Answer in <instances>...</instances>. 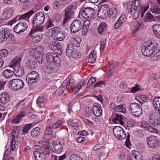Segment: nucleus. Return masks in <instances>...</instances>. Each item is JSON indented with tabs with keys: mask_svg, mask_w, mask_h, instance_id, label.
I'll list each match as a JSON object with an SVG mask.
<instances>
[{
	"mask_svg": "<svg viewBox=\"0 0 160 160\" xmlns=\"http://www.w3.org/2000/svg\"><path fill=\"white\" fill-rule=\"evenodd\" d=\"M132 8L130 10L131 15L134 19L138 18L140 16L143 17L145 12L148 9L149 4H145L143 6L140 5L139 0H135L131 5Z\"/></svg>",
	"mask_w": 160,
	"mask_h": 160,
	"instance_id": "1",
	"label": "nucleus"
},
{
	"mask_svg": "<svg viewBox=\"0 0 160 160\" xmlns=\"http://www.w3.org/2000/svg\"><path fill=\"white\" fill-rule=\"evenodd\" d=\"M21 127L20 126L13 127L12 132V141L10 144V148H8L5 152V154L8 155V153L10 151L14 150L16 147L15 145L18 144L23 140L21 137L20 132Z\"/></svg>",
	"mask_w": 160,
	"mask_h": 160,
	"instance_id": "2",
	"label": "nucleus"
},
{
	"mask_svg": "<svg viewBox=\"0 0 160 160\" xmlns=\"http://www.w3.org/2000/svg\"><path fill=\"white\" fill-rule=\"evenodd\" d=\"M38 146L40 147V151H35L33 152V157L35 160H46L50 152L48 143L45 142L39 143Z\"/></svg>",
	"mask_w": 160,
	"mask_h": 160,
	"instance_id": "3",
	"label": "nucleus"
},
{
	"mask_svg": "<svg viewBox=\"0 0 160 160\" xmlns=\"http://www.w3.org/2000/svg\"><path fill=\"white\" fill-rule=\"evenodd\" d=\"M95 10L91 8L82 7L80 11V15L82 18L86 19H93L95 15Z\"/></svg>",
	"mask_w": 160,
	"mask_h": 160,
	"instance_id": "4",
	"label": "nucleus"
},
{
	"mask_svg": "<svg viewBox=\"0 0 160 160\" xmlns=\"http://www.w3.org/2000/svg\"><path fill=\"white\" fill-rule=\"evenodd\" d=\"M76 2H73L68 6L64 10V19L63 23H65L72 17L74 14V10L77 9Z\"/></svg>",
	"mask_w": 160,
	"mask_h": 160,
	"instance_id": "5",
	"label": "nucleus"
},
{
	"mask_svg": "<svg viewBox=\"0 0 160 160\" xmlns=\"http://www.w3.org/2000/svg\"><path fill=\"white\" fill-rule=\"evenodd\" d=\"M43 28L42 26H40L38 28L32 29L29 32V36L32 38V41L36 43L41 41L43 38V36L42 34L38 35L36 33L38 31L42 32L43 31Z\"/></svg>",
	"mask_w": 160,
	"mask_h": 160,
	"instance_id": "6",
	"label": "nucleus"
},
{
	"mask_svg": "<svg viewBox=\"0 0 160 160\" xmlns=\"http://www.w3.org/2000/svg\"><path fill=\"white\" fill-rule=\"evenodd\" d=\"M128 110L132 115L139 117L142 113V109L140 104L137 103H131L129 106Z\"/></svg>",
	"mask_w": 160,
	"mask_h": 160,
	"instance_id": "7",
	"label": "nucleus"
},
{
	"mask_svg": "<svg viewBox=\"0 0 160 160\" xmlns=\"http://www.w3.org/2000/svg\"><path fill=\"white\" fill-rule=\"evenodd\" d=\"M8 85L9 87L14 91L20 90L23 88L25 86L23 81L20 79H14L11 80Z\"/></svg>",
	"mask_w": 160,
	"mask_h": 160,
	"instance_id": "8",
	"label": "nucleus"
},
{
	"mask_svg": "<svg viewBox=\"0 0 160 160\" xmlns=\"http://www.w3.org/2000/svg\"><path fill=\"white\" fill-rule=\"evenodd\" d=\"M45 17L43 13L38 12L35 15L32 20V24L36 28L39 27L44 22Z\"/></svg>",
	"mask_w": 160,
	"mask_h": 160,
	"instance_id": "9",
	"label": "nucleus"
},
{
	"mask_svg": "<svg viewBox=\"0 0 160 160\" xmlns=\"http://www.w3.org/2000/svg\"><path fill=\"white\" fill-rule=\"evenodd\" d=\"M149 121L152 125L160 126V112L157 110L152 111L150 115Z\"/></svg>",
	"mask_w": 160,
	"mask_h": 160,
	"instance_id": "10",
	"label": "nucleus"
},
{
	"mask_svg": "<svg viewBox=\"0 0 160 160\" xmlns=\"http://www.w3.org/2000/svg\"><path fill=\"white\" fill-rule=\"evenodd\" d=\"M157 51V46L154 45L152 43L142 49V52L143 55L147 57H149Z\"/></svg>",
	"mask_w": 160,
	"mask_h": 160,
	"instance_id": "11",
	"label": "nucleus"
},
{
	"mask_svg": "<svg viewBox=\"0 0 160 160\" xmlns=\"http://www.w3.org/2000/svg\"><path fill=\"white\" fill-rule=\"evenodd\" d=\"M113 133L115 137L120 140L124 139L126 134L123 128L120 126H116L113 129Z\"/></svg>",
	"mask_w": 160,
	"mask_h": 160,
	"instance_id": "12",
	"label": "nucleus"
},
{
	"mask_svg": "<svg viewBox=\"0 0 160 160\" xmlns=\"http://www.w3.org/2000/svg\"><path fill=\"white\" fill-rule=\"evenodd\" d=\"M74 81L73 79H70L67 83L66 88L68 89L71 88L73 89V91L75 93H77L79 91L80 89L84 85L83 80L80 82L75 87Z\"/></svg>",
	"mask_w": 160,
	"mask_h": 160,
	"instance_id": "13",
	"label": "nucleus"
},
{
	"mask_svg": "<svg viewBox=\"0 0 160 160\" xmlns=\"http://www.w3.org/2000/svg\"><path fill=\"white\" fill-rule=\"evenodd\" d=\"M66 55L68 57L77 58L79 57L78 52L74 49V45L72 43L69 44L66 49Z\"/></svg>",
	"mask_w": 160,
	"mask_h": 160,
	"instance_id": "14",
	"label": "nucleus"
},
{
	"mask_svg": "<svg viewBox=\"0 0 160 160\" xmlns=\"http://www.w3.org/2000/svg\"><path fill=\"white\" fill-rule=\"evenodd\" d=\"M46 59L48 63L49 64H58L59 63L60 59L58 55L53 52L47 54Z\"/></svg>",
	"mask_w": 160,
	"mask_h": 160,
	"instance_id": "15",
	"label": "nucleus"
},
{
	"mask_svg": "<svg viewBox=\"0 0 160 160\" xmlns=\"http://www.w3.org/2000/svg\"><path fill=\"white\" fill-rule=\"evenodd\" d=\"M39 78V75L38 72L35 71L29 72L26 77V80L28 84L32 85L33 83L36 82Z\"/></svg>",
	"mask_w": 160,
	"mask_h": 160,
	"instance_id": "16",
	"label": "nucleus"
},
{
	"mask_svg": "<svg viewBox=\"0 0 160 160\" xmlns=\"http://www.w3.org/2000/svg\"><path fill=\"white\" fill-rule=\"evenodd\" d=\"M82 27L80 20L76 19L73 21L70 26L71 32L73 33L79 31Z\"/></svg>",
	"mask_w": 160,
	"mask_h": 160,
	"instance_id": "17",
	"label": "nucleus"
},
{
	"mask_svg": "<svg viewBox=\"0 0 160 160\" xmlns=\"http://www.w3.org/2000/svg\"><path fill=\"white\" fill-rule=\"evenodd\" d=\"M28 25L25 22H20L13 28L14 31L18 34L23 32L27 28Z\"/></svg>",
	"mask_w": 160,
	"mask_h": 160,
	"instance_id": "18",
	"label": "nucleus"
},
{
	"mask_svg": "<svg viewBox=\"0 0 160 160\" xmlns=\"http://www.w3.org/2000/svg\"><path fill=\"white\" fill-rule=\"evenodd\" d=\"M14 12V10L12 8H5L3 10V13L1 16V19L4 20L10 18L12 16Z\"/></svg>",
	"mask_w": 160,
	"mask_h": 160,
	"instance_id": "19",
	"label": "nucleus"
},
{
	"mask_svg": "<svg viewBox=\"0 0 160 160\" xmlns=\"http://www.w3.org/2000/svg\"><path fill=\"white\" fill-rule=\"evenodd\" d=\"M92 112L97 117H100L102 114V108L100 104L95 103L92 107Z\"/></svg>",
	"mask_w": 160,
	"mask_h": 160,
	"instance_id": "20",
	"label": "nucleus"
},
{
	"mask_svg": "<svg viewBox=\"0 0 160 160\" xmlns=\"http://www.w3.org/2000/svg\"><path fill=\"white\" fill-rule=\"evenodd\" d=\"M49 47L51 49L59 54L62 53V48L60 43L58 42L52 41L49 45Z\"/></svg>",
	"mask_w": 160,
	"mask_h": 160,
	"instance_id": "21",
	"label": "nucleus"
},
{
	"mask_svg": "<svg viewBox=\"0 0 160 160\" xmlns=\"http://www.w3.org/2000/svg\"><path fill=\"white\" fill-rule=\"evenodd\" d=\"M147 143L149 148H155L157 143V138L154 136H151L147 138Z\"/></svg>",
	"mask_w": 160,
	"mask_h": 160,
	"instance_id": "22",
	"label": "nucleus"
},
{
	"mask_svg": "<svg viewBox=\"0 0 160 160\" xmlns=\"http://www.w3.org/2000/svg\"><path fill=\"white\" fill-rule=\"evenodd\" d=\"M112 121L113 123L122 125L123 122L122 121L123 118L120 114H113L112 116Z\"/></svg>",
	"mask_w": 160,
	"mask_h": 160,
	"instance_id": "23",
	"label": "nucleus"
},
{
	"mask_svg": "<svg viewBox=\"0 0 160 160\" xmlns=\"http://www.w3.org/2000/svg\"><path fill=\"white\" fill-rule=\"evenodd\" d=\"M141 126L142 128H144L145 130L152 133H158V131L157 129L149 125L148 122L146 121L142 122L141 123Z\"/></svg>",
	"mask_w": 160,
	"mask_h": 160,
	"instance_id": "24",
	"label": "nucleus"
},
{
	"mask_svg": "<svg viewBox=\"0 0 160 160\" xmlns=\"http://www.w3.org/2000/svg\"><path fill=\"white\" fill-rule=\"evenodd\" d=\"M10 34L9 30L5 28L0 31V42H4L9 37Z\"/></svg>",
	"mask_w": 160,
	"mask_h": 160,
	"instance_id": "25",
	"label": "nucleus"
},
{
	"mask_svg": "<svg viewBox=\"0 0 160 160\" xmlns=\"http://www.w3.org/2000/svg\"><path fill=\"white\" fill-rule=\"evenodd\" d=\"M10 101V97L8 92H2L0 94V103L3 104L8 103Z\"/></svg>",
	"mask_w": 160,
	"mask_h": 160,
	"instance_id": "26",
	"label": "nucleus"
},
{
	"mask_svg": "<svg viewBox=\"0 0 160 160\" xmlns=\"http://www.w3.org/2000/svg\"><path fill=\"white\" fill-rule=\"evenodd\" d=\"M57 64H51L46 66L45 68L46 73L47 74H52L57 72L58 70Z\"/></svg>",
	"mask_w": 160,
	"mask_h": 160,
	"instance_id": "27",
	"label": "nucleus"
},
{
	"mask_svg": "<svg viewBox=\"0 0 160 160\" xmlns=\"http://www.w3.org/2000/svg\"><path fill=\"white\" fill-rule=\"evenodd\" d=\"M14 73L15 75L18 77H20L23 75L24 72L23 68L20 65L15 67L13 68Z\"/></svg>",
	"mask_w": 160,
	"mask_h": 160,
	"instance_id": "28",
	"label": "nucleus"
},
{
	"mask_svg": "<svg viewBox=\"0 0 160 160\" xmlns=\"http://www.w3.org/2000/svg\"><path fill=\"white\" fill-rule=\"evenodd\" d=\"M53 145L55 152L56 153H60L62 151V146L60 142L54 141L53 142Z\"/></svg>",
	"mask_w": 160,
	"mask_h": 160,
	"instance_id": "29",
	"label": "nucleus"
},
{
	"mask_svg": "<svg viewBox=\"0 0 160 160\" xmlns=\"http://www.w3.org/2000/svg\"><path fill=\"white\" fill-rule=\"evenodd\" d=\"M58 116L56 113L51 114L50 118L48 119L47 124L51 125V124L58 120Z\"/></svg>",
	"mask_w": 160,
	"mask_h": 160,
	"instance_id": "30",
	"label": "nucleus"
},
{
	"mask_svg": "<svg viewBox=\"0 0 160 160\" xmlns=\"http://www.w3.org/2000/svg\"><path fill=\"white\" fill-rule=\"evenodd\" d=\"M90 23V21L89 20H85L84 21L82 28V36H85L87 34L88 27Z\"/></svg>",
	"mask_w": 160,
	"mask_h": 160,
	"instance_id": "31",
	"label": "nucleus"
},
{
	"mask_svg": "<svg viewBox=\"0 0 160 160\" xmlns=\"http://www.w3.org/2000/svg\"><path fill=\"white\" fill-rule=\"evenodd\" d=\"M126 16L124 15H122L119 17L114 26V28H118L126 20Z\"/></svg>",
	"mask_w": 160,
	"mask_h": 160,
	"instance_id": "32",
	"label": "nucleus"
},
{
	"mask_svg": "<svg viewBox=\"0 0 160 160\" xmlns=\"http://www.w3.org/2000/svg\"><path fill=\"white\" fill-rule=\"evenodd\" d=\"M48 31L51 34L52 38L54 39V38H55L61 32V29L59 28L55 27L49 29Z\"/></svg>",
	"mask_w": 160,
	"mask_h": 160,
	"instance_id": "33",
	"label": "nucleus"
},
{
	"mask_svg": "<svg viewBox=\"0 0 160 160\" xmlns=\"http://www.w3.org/2000/svg\"><path fill=\"white\" fill-rule=\"evenodd\" d=\"M34 12V11L31 10L30 11L19 16V19L20 20L24 19L27 21Z\"/></svg>",
	"mask_w": 160,
	"mask_h": 160,
	"instance_id": "34",
	"label": "nucleus"
},
{
	"mask_svg": "<svg viewBox=\"0 0 160 160\" xmlns=\"http://www.w3.org/2000/svg\"><path fill=\"white\" fill-rule=\"evenodd\" d=\"M152 104L154 108L158 111L160 107V97H155L153 98Z\"/></svg>",
	"mask_w": 160,
	"mask_h": 160,
	"instance_id": "35",
	"label": "nucleus"
},
{
	"mask_svg": "<svg viewBox=\"0 0 160 160\" xmlns=\"http://www.w3.org/2000/svg\"><path fill=\"white\" fill-rule=\"evenodd\" d=\"M21 59L19 57H16L14 58L13 60L11 62L10 67L13 68L15 67L19 66L20 64Z\"/></svg>",
	"mask_w": 160,
	"mask_h": 160,
	"instance_id": "36",
	"label": "nucleus"
},
{
	"mask_svg": "<svg viewBox=\"0 0 160 160\" xmlns=\"http://www.w3.org/2000/svg\"><path fill=\"white\" fill-rule=\"evenodd\" d=\"M14 72L11 70L6 69L5 70L2 72V75L4 77L6 78H10L13 76Z\"/></svg>",
	"mask_w": 160,
	"mask_h": 160,
	"instance_id": "37",
	"label": "nucleus"
},
{
	"mask_svg": "<svg viewBox=\"0 0 160 160\" xmlns=\"http://www.w3.org/2000/svg\"><path fill=\"white\" fill-rule=\"evenodd\" d=\"M108 15V12L106 10L102 9V8H99L97 14V15L99 18H104Z\"/></svg>",
	"mask_w": 160,
	"mask_h": 160,
	"instance_id": "38",
	"label": "nucleus"
},
{
	"mask_svg": "<svg viewBox=\"0 0 160 160\" xmlns=\"http://www.w3.org/2000/svg\"><path fill=\"white\" fill-rule=\"evenodd\" d=\"M149 11L154 14H160V8L157 6H151Z\"/></svg>",
	"mask_w": 160,
	"mask_h": 160,
	"instance_id": "39",
	"label": "nucleus"
},
{
	"mask_svg": "<svg viewBox=\"0 0 160 160\" xmlns=\"http://www.w3.org/2000/svg\"><path fill=\"white\" fill-rule=\"evenodd\" d=\"M40 128L38 127L33 128L30 132L31 136L33 138L37 137L40 134Z\"/></svg>",
	"mask_w": 160,
	"mask_h": 160,
	"instance_id": "40",
	"label": "nucleus"
},
{
	"mask_svg": "<svg viewBox=\"0 0 160 160\" xmlns=\"http://www.w3.org/2000/svg\"><path fill=\"white\" fill-rule=\"evenodd\" d=\"M107 28V24L105 22H102L99 25L98 28V30L99 33H103L106 30Z\"/></svg>",
	"mask_w": 160,
	"mask_h": 160,
	"instance_id": "41",
	"label": "nucleus"
},
{
	"mask_svg": "<svg viewBox=\"0 0 160 160\" xmlns=\"http://www.w3.org/2000/svg\"><path fill=\"white\" fill-rule=\"evenodd\" d=\"M96 58V52L93 51L89 54L88 58V62L90 63H93L95 61Z\"/></svg>",
	"mask_w": 160,
	"mask_h": 160,
	"instance_id": "42",
	"label": "nucleus"
},
{
	"mask_svg": "<svg viewBox=\"0 0 160 160\" xmlns=\"http://www.w3.org/2000/svg\"><path fill=\"white\" fill-rule=\"evenodd\" d=\"M43 49L40 46H38L35 49H33L32 51L33 55H39L40 54H42Z\"/></svg>",
	"mask_w": 160,
	"mask_h": 160,
	"instance_id": "43",
	"label": "nucleus"
},
{
	"mask_svg": "<svg viewBox=\"0 0 160 160\" xmlns=\"http://www.w3.org/2000/svg\"><path fill=\"white\" fill-rule=\"evenodd\" d=\"M154 18L153 15L150 12H148L144 19V20L146 22H151L154 21Z\"/></svg>",
	"mask_w": 160,
	"mask_h": 160,
	"instance_id": "44",
	"label": "nucleus"
},
{
	"mask_svg": "<svg viewBox=\"0 0 160 160\" xmlns=\"http://www.w3.org/2000/svg\"><path fill=\"white\" fill-rule=\"evenodd\" d=\"M63 123L62 120H58V121L52 123L50 125L51 127L50 128H52L53 129H55L59 128Z\"/></svg>",
	"mask_w": 160,
	"mask_h": 160,
	"instance_id": "45",
	"label": "nucleus"
},
{
	"mask_svg": "<svg viewBox=\"0 0 160 160\" xmlns=\"http://www.w3.org/2000/svg\"><path fill=\"white\" fill-rule=\"evenodd\" d=\"M65 34L61 32V31L55 38H54L53 39L56 41H62L65 38Z\"/></svg>",
	"mask_w": 160,
	"mask_h": 160,
	"instance_id": "46",
	"label": "nucleus"
},
{
	"mask_svg": "<svg viewBox=\"0 0 160 160\" xmlns=\"http://www.w3.org/2000/svg\"><path fill=\"white\" fill-rule=\"evenodd\" d=\"M115 111L117 112H122L125 114L126 111L122 105H119L115 106L114 108Z\"/></svg>",
	"mask_w": 160,
	"mask_h": 160,
	"instance_id": "47",
	"label": "nucleus"
},
{
	"mask_svg": "<svg viewBox=\"0 0 160 160\" xmlns=\"http://www.w3.org/2000/svg\"><path fill=\"white\" fill-rule=\"evenodd\" d=\"M26 64L29 68L32 69L35 68L36 66V62L34 61L28 60L26 62Z\"/></svg>",
	"mask_w": 160,
	"mask_h": 160,
	"instance_id": "48",
	"label": "nucleus"
},
{
	"mask_svg": "<svg viewBox=\"0 0 160 160\" xmlns=\"http://www.w3.org/2000/svg\"><path fill=\"white\" fill-rule=\"evenodd\" d=\"M160 59V48H157V51L154 53V55L152 58L153 61L158 60Z\"/></svg>",
	"mask_w": 160,
	"mask_h": 160,
	"instance_id": "49",
	"label": "nucleus"
},
{
	"mask_svg": "<svg viewBox=\"0 0 160 160\" xmlns=\"http://www.w3.org/2000/svg\"><path fill=\"white\" fill-rule=\"evenodd\" d=\"M32 125V123H30L27 124L24 126L23 129V134H25L28 132L31 128Z\"/></svg>",
	"mask_w": 160,
	"mask_h": 160,
	"instance_id": "50",
	"label": "nucleus"
},
{
	"mask_svg": "<svg viewBox=\"0 0 160 160\" xmlns=\"http://www.w3.org/2000/svg\"><path fill=\"white\" fill-rule=\"evenodd\" d=\"M152 29L153 33L154 35L160 31V24H155L153 25Z\"/></svg>",
	"mask_w": 160,
	"mask_h": 160,
	"instance_id": "51",
	"label": "nucleus"
},
{
	"mask_svg": "<svg viewBox=\"0 0 160 160\" xmlns=\"http://www.w3.org/2000/svg\"><path fill=\"white\" fill-rule=\"evenodd\" d=\"M46 100V98L44 96L39 97L37 100L36 103L38 105H40L43 103Z\"/></svg>",
	"mask_w": 160,
	"mask_h": 160,
	"instance_id": "52",
	"label": "nucleus"
},
{
	"mask_svg": "<svg viewBox=\"0 0 160 160\" xmlns=\"http://www.w3.org/2000/svg\"><path fill=\"white\" fill-rule=\"evenodd\" d=\"M50 127H51V126L49 125H46V129L45 131V134L51 135L52 134V129H53L52 128H51Z\"/></svg>",
	"mask_w": 160,
	"mask_h": 160,
	"instance_id": "53",
	"label": "nucleus"
},
{
	"mask_svg": "<svg viewBox=\"0 0 160 160\" xmlns=\"http://www.w3.org/2000/svg\"><path fill=\"white\" fill-rule=\"evenodd\" d=\"M36 59L39 63H42L44 60V58H43L42 54H40L34 55Z\"/></svg>",
	"mask_w": 160,
	"mask_h": 160,
	"instance_id": "54",
	"label": "nucleus"
},
{
	"mask_svg": "<svg viewBox=\"0 0 160 160\" xmlns=\"http://www.w3.org/2000/svg\"><path fill=\"white\" fill-rule=\"evenodd\" d=\"M21 119L19 116L17 115L15 116L12 120V124H18Z\"/></svg>",
	"mask_w": 160,
	"mask_h": 160,
	"instance_id": "55",
	"label": "nucleus"
},
{
	"mask_svg": "<svg viewBox=\"0 0 160 160\" xmlns=\"http://www.w3.org/2000/svg\"><path fill=\"white\" fill-rule=\"evenodd\" d=\"M69 160H83V159L76 154H72L70 155Z\"/></svg>",
	"mask_w": 160,
	"mask_h": 160,
	"instance_id": "56",
	"label": "nucleus"
},
{
	"mask_svg": "<svg viewBox=\"0 0 160 160\" xmlns=\"http://www.w3.org/2000/svg\"><path fill=\"white\" fill-rule=\"evenodd\" d=\"M8 54V51L5 49H2L0 51V57L2 58L6 57Z\"/></svg>",
	"mask_w": 160,
	"mask_h": 160,
	"instance_id": "57",
	"label": "nucleus"
},
{
	"mask_svg": "<svg viewBox=\"0 0 160 160\" xmlns=\"http://www.w3.org/2000/svg\"><path fill=\"white\" fill-rule=\"evenodd\" d=\"M62 5L61 2L58 1H56L52 4V6L53 8L55 9H58Z\"/></svg>",
	"mask_w": 160,
	"mask_h": 160,
	"instance_id": "58",
	"label": "nucleus"
},
{
	"mask_svg": "<svg viewBox=\"0 0 160 160\" xmlns=\"http://www.w3.org/2000/svg\"><path fill=\"white\" fill-rule=\"evenodd\" d=\"M106 41L105 40L102 41L100 44V50L102 51H104L106 45Z\"/></svg>",
	"mask_w": 160,
	"mask_h": 160,
	"instance_id": "59",
	"label": "nucleus"
},
{
	"mask_svg": "<svg viewBox=\"0 0 160 160\" xmlns=\"http://www.w3.org/2000/svg\"><path fill=\"white\" fill-rule=\"evenodd\" d=\"M140 89V86L139 85H136L134 87L132 88L131 92L132 93L135 92L139 91Z\"/></svg>",
	"mask_w": 160,
	"mask_h": 160,
	"instance_id": "60",
	"label": "nucleus"
},
{
	"mask_svg": "<svg viewBox=\"0 0 160 160\" xmlns=\"http://www.w3.org/2000/svg\"><path fill=\"white\" fill-rule=\"evenodd\" d=\"M140 24L138 22H136L133 24V28L132 29L134 32L137 31L140 26Z\"/></svg>",
	"mask_w": 160,
	"mask_h": 160,
	"instance_id": "61",
	"label": "nucleus"
},
{
	"mask_svg": "<svg viewBox=\"0 0 160 160\" xmlns=\"http://www.w3.org/2000/svg\"><path fill=\"white\" fill-rule=\"evenodd\" d=\"M139 99L142 100L143 102H145L148 101L149 98L145 95H142L140 96Z\"/></svg>",
	"mask_w": 160,
	"mask_h": 160,
	"instance_id": "62",
	"label": "nucleus"
},
{
	"mask_svg": "<svg viewBox=\"0 0 160 160\" xmlns=\"http://www.w3.org/2000/svg\"><path fill=\"white\" fill-rule=\"evenodd\" d=\"M96 80V78L93 77H91L90 79L88 81V86H91L95 82Z\"/></svg>",
	"mask_w": 160,
	"mask_h": 160,
	"instance_id": "63",
	"label": "nucleus"
},
{
	"mask_svg": "<svg viewBox=\"0 0 160 160\" xmlns=\"http://www.w3.org/2000/svg\"><path fill=\"white\" fill-rule=\"evenodd\" d=\"M105 84L104 82L103 81H101L97 82L95 84L94 87H100Z\"/></svg>",
	"mask_w": 160,
	"mask_h": 160,
	"instance_id": "64",
	"label": "nucleus"
}]
</instances>
